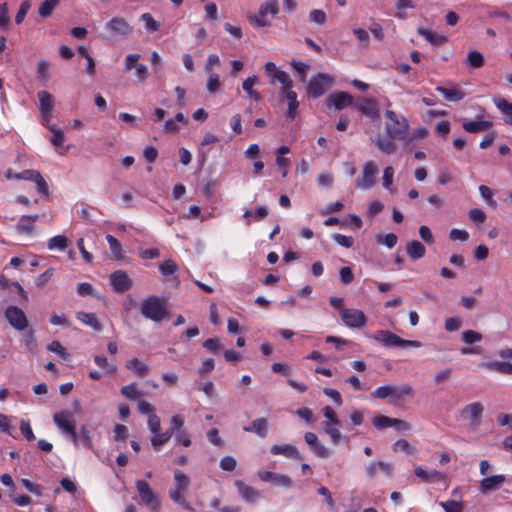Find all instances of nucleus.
Segmentation results:
<instances>
[{
  "mask_svg": "<svg viewBox=\"0 0 512 512\" xmlns=\"http://www.w3.org/2000/svg\"><path fill=\"white\" fill-rule=\"evenodd\" d=\"M385 116L389 120L385 125V134L378 135L374 144L382 153L390 155L397 150L395 140L406 138L409 130V120L389 109L385 111Z\"/></svg>",
  "mask_w": 512,
  "mask_h": 512,
  "instance_id": "f257e3e1",
  "label": "nucleus"
},
{
  "mask_svg": "<svg viewBox=\"0 0 512 512\" xmlns=\"http://www.w3.org/2000/svg\"><path fill=\"white\" fill-rule=\"evenodd\" d=\"M371 396L380 400L388 399L390 404L397 405L405 398L413 397L414 389L407 383L400 386L388 384L377 387L371 393Z\"/></svg>",
  "mask_w": 512,
  "mask_h": 512,
  "instance_id": "f03ea898",
  "label": "nucleus"
},
{
  "mask_svg": "<svg viewBox=\"0 0 512 512\" xmlns=\"http://www.w3.org/2000/svg\"><path fill=\"white\" fill-rule=\"evenodd\" d=\"M141 314L154 322H160L168 316L164 302L155 295L145 298L140 306Z\"/></svg>",
  "mask_w": 512,
  "mask_h": 512,
  "instance_id": "7ed1b4c3",
  "label": "nucleus"
},
{
  "mask_svg": "<svg viewBox=\"0 0 512 512\" xmlns=\"http://www.w3.org/2000/svg\"><path fill=\"white\" fill-rule=\"evenodd\" d=\"M372 338L386 347L418 348L422 344L417 340H406L388 330H378Z\"/></svg>",
  "mask_w": 512,
  "mask_h": 512,
  "instance_id": "20e7f679",
  "label": "nucleus"
},
{
  "mask_svg": "<svg viewBox=\"0 0 512 512\" xmlns=\"http://www.w3.org/2000/svg\"><path fill=\"white\" fill-rule=\"evenodd\" d=\"M334 78L325 73H318L313 76L306 86L307 95L310 98L317 99L321 97L326 90L333 84Z\"/></svg>",
  "mask_w": 512,
  "mask_h": 512,
  "instance_id": "39448f33",
  "label": "nucleus"
},
{
  "mask_svg": "<svg viewBox=\"0 0 512 512\" xmlns=\"http://www.w3.org/2000/svg\"><path fill=\"white\" fill-rule=\"evenodd\" d=\"M279 12L278 0H267L259 8L258 14L249 16L250 23L255 27H265L270 25L267 15L275 16Z\"/></svg>",
  "mask_w": 512,
  "mask_h": 512,
  "instance_id": "423d86ee",
  "label": "nucleus"
},
{
  "mask_svg": "<svg viewBox=\"0 0 512 512\" xmlns=\"http://www.w3.org/2000/svg\"><path fill=\"white\" fill-rule=\"evenodd\" d=\"M105 30L113 38H127L133 32V27L126 21L124 17H112L106 24Z\"/></svg>",
  "mask_w": 512,
  "mask_h": 512,
  "instance_id": "0eeeda50",
  "label": "nucleus"
},
{
  "mask_svg": "<svg viewBox=\"0 0 512 512\" xmlns=\"http://www.w3.org/2000/svg\"><path fill=\"white\" fill-rule=\"evenodd\" d=\"M378 168L373 161H367L361 175L355 180V187L363 190L371 189L376 183Z\"/></svg>",
  "mask_w": 512,
  "mask_h": 512,
  "instance_id": "6e6552de",
  "label": "nucleus"
},
{
  "mask_svg": "<svg viewBox=\"0 0 512 512\" xmlns=\"http://www.w3.org/2000/svg\"><path fill=\"white\" fill-rule=\"evenodd\" d=\"M136 489L141 501L153 512H158L160 509V501L149 484L145 480H137Z\"/></svg>",
  "mask_w": 512,
  "mask_h": 512,
  "instance_id": "1a4fd4ad",
  "label": "nucleus"
},
{
  "mask_svg": "<svg viewBox=\"0 0 512 512\" xmlns=\"http://www.w3.org/2000/svg\"><path fill=\"white\" fill-rule=\"evenodd\" d=\"M5 318L9 322V324L15 328L16 330L22 331L28 326V320L23 312L22 309H20L17 306L10 305L5 309L4 312Z\"/></svg>",
  "mask_w": 512,
  "mask_h": 512,
  "instance_id": "9d476101",
  "label": "nucleus"
},
{
  "mask_svg": "<svg viewBox=\"0 0 512 512\" xmlns=\"http://www.w3.org/2000/svg\"><path fill=\"white\" fill-rule=\"evenodd\" d=\"M341 320L350 328H362L366 325L365 313L358 309H341Z\"/></svg>",
  "mask_w": 512,
  "mask_h": 512,
  "instance_id": "9b49d317",
  "label": "nucleus"
},
{
  "mask_svg": "<svg viewBox=\"0 0 512 512\" xmlns=\"http://www.w3.org/2000/svg\"><path fill=\"white\" fill-rule=\"evenodd\" d=\"M354 107L373 121L380 119V107L378 102L373 98H364L362 101L356 103Z\"/></svg>",
  "mask_w": 512,
  "mask_h": 512,
  "instance_id": "f8f14e48",
  "label": "nucleus"
},
{
  "mask_svg": "<svg viewBox=\"0 0 512 512\" xmlns=\"http://www.w3.org/2000/svg\"><path fill=\"white\" fill-rule=\"evenodd\" d=\"M53 420L57 427L64 433L72 432L74 434V428H76V421L74 415L69 410H62L56 412L53 415Z\"/></svg>",
  "mask_w": 512,
  "mask_h": 512,
  "instance_id": "ddd939ff",
  "label": "nucleus"
},
{
  "mask_svg": "<svg viewBox=\"0 0 512 512\" xmlns=\"http://www.w3.org/2000/svg\"><path fill=\"white\" fill-rule=\"evenodd\" d=\"M293 81L289 82L285 86L281 88V96L285 97L288 101V109H287V117L290 119H294L296 117V112L299 107V102L297 100V93L292 90Z\"/></svg>",
  "mask_w": 512,
  "mask_h": 512,
  "instance_id": "4468645a",
  "label": "nucleus"
},
{
  "mask_svg": "<svg viewBox=\"0 0 512 512\" xmlns=\"http://www.w3.org/2000/svg\"><path fill=\"white\" fill-rule=\"evenodd\" d=\"M110 283L117 293L128 291L133 284L128 274L122 270H117L110 275Z\"/></svg>",
  "mask_w": 512,
  "mask_h": 512,
  "instance_id": "2eb2a0df",
  "label": "nucleus"
},
{
  "mask_svg": "<svg viewBox=\"0 0 512 512\" xmlns=\"http://www.w3.org/2000/svg\"><path fill=\"white\" fill-rule=\"evenodd\" d=\"M234 485L237 488L240 497L246 503H254L261 496L259 491L251 485L246 484L243 480H235Z\"/></svg>",
  "mask_w": 512,
  "mask_h": 512,
  "instance_id": "dca6fc26",
  "label": "nucleus"
},
{
  "mask_svg": "<svg viewBox=\"0 0 512 512\" xmlns=\"http://www.w3.org/2000/svg\"><path fill=\"white\" fill-rule=\"evenodd\" d=\"M484 407L480 402H473L461 409L460 415L463 419L470 420L478 425L483 414Z\"/></svg>",
  "mask_w": 512,
  "mask_h": 512,
  "instance_id": "f3484780",
  "label": "nucleus"
},
{
  "mask_svg": "<svg viewBox=\"0 0 512 512\" xmlns=\"http://www.w3.org/2000/svg\"><path fill=\"white\" fill-rule=\"evenodd\" d=\"M304 439L316 456L320 458H328L330 456L329 449L319 442L318 436L315 433L306 432Z\"/></svg>",
  "mask_w": 512,
  "mask_h": 512,
  "instance_id": "a211bd4d",
  "label": "nucleus"
},
{
  "mask_svg": "<svg viewBox=\"0 0 512 512\" xmlns=\"http://www.w3.org/2000/svg\"><path fill=\"white\" fill-rule=\"evenodd\" d=\"M328 105H332L337 110L353 105V97L347 92H336L327 98Z\"/></svg>",
  "mask_w": 512,
  "mask_h": 512,
  "instance_id": "6ab92c4d",
  "label": "nucleus"
},
{
  "mask_svg": "<svg viewBox=\"0 0 512 512\" xmlns=\"http://www.w3.org/2000/svg\"><path fill=\"white\" fill-rule=\"evenodd\" d=\"M270 451L273 455H283L295 460H302L303 458L297 447L292 444L273 445Z\"/></svg>",
  "mask_w": 512,
  "mask_h": 512,
  "instance_id": "aec40b11",
  "label": "nucleus"
},
{
  "mask_svg": "<svg viewBox=\"0 0 512 512\" xmlns=\"http://www.w3.org/2000/svg\"><path fill=\"white\" fill-rule=\"evenodd\" d=\"M243 430L254 433L261 438H266L269 431V423L266 418H257L252 421L250 426H244Z\"/></svg>",
  "mask_w": 512,
  "mask_h": 512,
  "instance_id": "412c9836",
  "label": "nucleus"
},
{
  "mask_svg": "<svg viewBox=\"0 0 512 512\" xmlns=\"http://www.w3.org/2000/svg\"><path fill=\"white\" fill-rule=\"evenodd\" d=\"M506 481L505 475L499 474L494 476L485 477L480 481L479 490L481 493L497 489Z\"/></svg>",
  "mask_w": 512,
  "mask_h": 512,
  "instance_id": "4be33fe9",
  "label": "nucleus"
},
{
  "mask_svg": "<svg viewBox=\"0 0 512 512\" xmlns=\"http://www.w3.org/2000/svg\"><path fill=\"white\" fill-rule=\"evenodd\" d=\"M264 67L266 74L269 77L276 79L282 84V86H285L292 81L289 75L285 71L279 70L274 62L269 61L265 64Z\"/></svg>",
  "mask_w": 512,
  "mask_h": 512,
  "instance_id": "5701e85b",
  "label": "nucleus"
},
{
  "mask_svg": "<svg viewBox=\"0 0 512 512\" xmlns=\"http://www.w3.org/2000/svg\"><path fill=\"white\" fill-rule=\"evenodd\" d=\"M417 33L424 37L431 45L439 46L448 42V37L438 34L424 27H419Z\"/></svg>",
  "mask_w": 512,
  "mask_h": 512,
  "instance_id": "b1692460",
  "label": "nucleus"
},
{
  "mask_svg": "<svg viewBox=\"0 0 512 512\" xmlns=\"http://www.w3.org/2000/svg\"><path fill=\"white\" fill-rule=\"evenodd\" d=\"M436 91L441 93L446 100L452 102H459L466 96V93L460 88H446L443 86H437Z\"/></svg>",
  "mask_w": 512,
  "mask_h": 512,
  "instance_id": "393cba45",
  "label": "nucleus"
},
{
  "mask_svg": "<svg viewBox=\"0 0 512 512\" xmlns=\"http://www.w3.org/2000/svg\"><path fill=\"white\" fill-rule=\"evenodd\" d=\"M367 474L369 477H374L378 472L385 473L388 477L392 476L391 464L383 461L371 462L366 467Z\"/></svg>",
  "mask_w": 512,
  "mask_h": 512,
  "instance_id": "a878e982",
  "label": "nucleus"
},
{
  "mask_svg": "<svg viewBox=\"0 0 512 512\" xmlns=\"http://www.w3.org/2000/svg\"><path fill=\"white\" fill-rule=\"evenodd\" d=\"M76 318L80 322L91 327L95 331H101L103 328L101 322L98 320L97 316L94 313L82 312V311L77 312Z\"/></svg>",
  "mask_w": 512,
  "mask_h": 512,
  "instance_id": "bb28decb",
  "label": "nucleus"
},
{
  "mask_svg": "<svg viewBox=\"0 0 512 512\" xmlns=\"http://www.w3.org/2000/svg\"><path fill=\"white\" fill-rule=\"evenodd\" d=\"M125 366L138 377H145L150 373V368L138 358L128 360Z\"/></svg>",
  "mask_w": 512,
  "mask_h": 512,
  "instance_id": "cd10ccee",
  "label": "nucleus"
},
{
  "mask_svg": "<svg viewBox=\"0 0 512 512\" xmlns=\"http://www.w3.org/2000/svg\"><path fill=\"white\" fill-rule=\"evenodd\" d=\"M493 103L504 115V122L512 126V103L504 98H493Z\"/></svg>",
  "mask_w": 512,
  "mask_h": 512,
  "instance_id": "c85d7f7f",
  "label": "nucleus"
},
{
  "mask_svg": "<svg viewBox=\"0 0 512 512\" xmlns=\"http://www.w3.org/2000/svg\"><path fill=\"white\" fill-rule=\"evenodd\" d=\"M493 126L491 121L482 120V121H465L462 125L463 129L469 133H478L482 131H487Z\"/></svg>",
  "mask_w": 512,
  "mask_h": 512,
  "instance_id": "c756f323",
  "label": "nucleus"
},
{
  "mask_svg": "<svg viewBox=\"0 0 512 512\" xmlns=\"http://www.w3.org/2000/svg\"><path fill=\"white\" fill-rule=\"evenodd\" d=\"M406 252L412 260H418L425 256L426 248L421 242L413 240L407 243Z\"/></svg>",
  "mask_w": 512,
  "mask_h": 512,
  "instance_id": "7c9ffc66",
  "label": "nucleus"
},
{
  "mask_svg": "<svg viewBox=\"0 0 512 512\" xmlns=\"http://www.w3.org/2000/svg\"><path fill=\"white\" fill-rule=\"evenodd\" d=\"M257 82L258 77L253 75L245 79L242 83V89L246 92L247 96L254 101L261 100V94L253 88Z\"/></svg>",
  "mask_w": 512,
  "mask_h": 512,
  "instance_id": "2f4dec72",
  "label": "nucleus"
},
{
  "mask_svg": "<svg viewBox=\"0 0 512 512\" xmlns=\"http://www.w3.org/2000/svg\"><path fill=\"white\" fill-rule=\"evenodd\" d=\"M465 63L469 69H480L485 65V58L478 50H470Z\"/></svg>",
  "mask_w": 512,
  "mask_h": 512,
  "instance_id": "473e14b6",
  "label": "nucleus"
},
{
  "mask_svg": "<svg viewBox=\"0 0 512 512\" xmlns=\"http://www.w3.org/2000/svg\"><path fill=\"white\" fill-rule=\"evenodd\" d=\"M38 98H39V110L41 113L53 112L54 98L49 92L44 91V90L39 91Z\"/></svg>",
  "mask_w": 512,
  "mask_h": 512,
  "instance_id": "72a5a7b5",
  "label": "nucleus"
},
{
  "mask_svg": "<svg viewBox=\"0 0 512 512\" xmlns=\"http://www.w3.org/2000/svg\"><path fill=\"white\" fill-rule=\"evenodd\" d=\"M48 129L53 133L51 137V143L61 154L67 152L68 149H63V143L65 141L64 132L56 126H48Z\"/></svg>",
  "mask_w": 512,
  "mask_h": 512,
  "instance_id": "f704fd0d",
  "label": "nucleus"
},
{
  "mask_svg": "<svg viewBox=\"0 0 512 512\" xmlns=\"http://www.w3.org/2000/svg\"><path fill=\"white\" fill-rule=\"evenodd\" d=\"M39 218L38 215L27 216L24 215L20 218L19 223L17 225V230L20 233H31L34 229L33 223L37 221Z\"/></svg>",
  "mask_w": 512,
  "mask_h": 512,
  "instance_id": "c9c22d12",
  "label": "nucleus"
},
{
  "mask_svg": "<svg viewBox=\"0 0 512 512\" xmlns=\"http://www.w3.org/2000/svg\"><path fill=\"white\" fill-rule=\"evenodd\" d=\"M482 366L489 370L497 371L502 374L512 375V364L509 362L494 361L484 363L482 364Z\"/></svg>",
  "mask_w": 512,
  "mask_h": 512,
  "instance_id": "e433bc0d",
  "label": "nucleus"
},
{
  "mask_svg": "<svg viewBox=\"0 0 512 512\" xmlns=\"http://www.w3.org/2000/svg\"><path fill=\"white\" fill-rule=\"evenodd\" d=\"M154 436L151 438V444L155 449H160L165 445L173 436V429H168L163 433H153Z\"/></svg>",
  "mask_w": 512,
  "mask_h": 512,
  "instance_id": "4c0bfd02",
  "label": "nucleus"
},
{
  "mask_svg": "<svg viewBox=\"0 0 512 512\" xmlns=\"http://www.w3.org/2000/svg\"><path fill=\"white\" fill-rule=\"evenodd\" d=\"M120 392L128 400H136L142 395L135 382L122 386Z\"/></svg>",
  "mask_w": 512,
  "mask_h": 512,
  "instance_id": "58836bf2",
  "label": "nucleus"
},
{
  "mask_svg": "<svg viewBox=\"0 0 512 512\" xmlns=\"http://www.w3.org/2000/svg\"><path fill=\"white\" fill-rule=\"evenodd\" d=\"M68 244L69 240L66 236L56 235L49 239L47 246L49 250L58 249L60 251H64L68 247Z\"/></svg>",
  "mask_w": 512,
  "mask_h": 512,
  "instance_id": "ea45409f",
  "label": "nucleus"
},
{
  "mask_svg": "<svg viewBox=\"0 0 512 512\" xmlns=\"http://www.w3.org/2000/svg\"><path fill=\"white\" fill-rule=\"evenodd\" d=\"M190 485L189 477L181 470L174 471V487L186 491Z\"/></svg>",
  "mask_w": 512,
  "mask_h": 512,
  "instance_id": "a19ab883",
  "label": "nucleus"
},
{
  "mask_svg": "<svg viewBox=\"0 0 512 512\" xmlns=\"http://www.w3.org/2000/svg\"><path fill=\"white\" fill-rule=\"evenodd\" d=\"M92 428L88 425H82L80 427V439L82 444L90 450H93L94 445L92 441Z\"/></svg>",
  "mask_w": 512,
  "mask_h": 512,
  "instance_id": "79ce46f5",
  "label": "nucleus"
},
{
  "mask_svg": "<svg viewBox=\"0 0 512 512\" xmlns=\"http://www.w3.org/2000/svg\"><path fill=\"white\" fill-rule=\"evenodd\" d=\"M36 185V189L38 194L43 197L44 199H49L50 197V191L49 186L46 182V180L43 178L41 173L36 176L35 180L33 181Z\"/></svg>",
  "mask_w": 512,
  "mask_h": 512,
  "instance_id": "37998d69",
  "label": "nucleus"
},
{
  "mask_svg": "<svg viewBox=\"0 0 512 512\" xmlns=\"http://www.w3.org/2000/svg\"><path fill=\"white\" fill-rule=\"evenodd\" d=\"M414 473L417 477H419L423 481H434V480L440 479V477H441L440 472H438L436 470L426 471L419 466L415 468Z\"/></svg>",
  "mask_w": 512,
  "mask_h": 512,
  "instance_id": "c03bdc74",
  "label": "nucleus"
},
{
  "mask_svg": "<svg viewBox=\"0 0 512 512\" xmlns=\"http://www.w3.org/2000/svg\"><path fill=\"white\" fill-rule=\"evenodd\" d=\"M58 3L59 0H44V2L39 7V15L43 18L50 17Z\"/></svg>",
  "mask_w": 512,
  "mask_h": 512,
  "instance_id": "a18cd8bd",
  "label": "nucleus"
},
{
  "mask_svg": "<svg viewBox=\"0 0 512 512\" xmlns=\"http://www.w3.org/2000/svg\"><path fill=\"white\" fill-rule=\"evenodd\" d=\"M337 425H330V422L324 423V431L329 435L333 444L337 445L341 442L342 434L336 427Z\"/></svg>",
  "mask_w": 512,
  "mask_h": 512,
  "instance_id": "49530a36",
  "label": "nucleus"
},
{
  "mask_svg": "<svg viewBox=\"0 0 512 512\" xmlns=\"http://www.w3.org/2000/svg\"><path fill=\"white\" fill-rule=\"evenodd\" d=\"M394 418H390L384 415H377L372 418V424L375 428L383 430L392 427Z\"/></svg>",
  "mask_w": 512,
  "mask_h": 512,
  "instance_id": "de8ad7c7",
  "label": "nucleus"
},
{
  "mask_svg": "<svg viewBox=\"0 0 512 512\" xmlns=\"http://www.w3.org/2000/svg\"><path fill=\"white\" fill-rule=\"evenodd\" d=\"M94 362L98 367L105 369L109 374H113L117 370L116 365L110 363L105 355H96Z\"/></svg>",
  "mask_w": 512,
  "mask_h": 512,
  "instance_id": "09e8293b",
  "label": "nucleus"
},
{
  "mask_svg": "<svg viewBox=\"0 0 512 512\" xmlns=\"http://www.w3.org/2000/svg\"><path fill=\"white\" fill-rule=\"evenodd\" d=\"M106 240L109 244V248L111 253L115 258H120L122 256V245L121 243L112 235H106Z\"/></svg>",
  "mask_w": 512,
  "mask_h": 512,
  "instance_id": "8fccbe9b",
  "label": "nucleus"
},
{
  "mask_svg": "<svg viewBox=\"0 0 512 512\" xmlns=\"http://www.w3.org/2000/svg\"><path fill=\"white\" fill-rule=\"evenodd\" d=\"M140 21L145 23V27L150 32L158 31L160 28L159 22H157L150 13H144L140 16Z\"/></svg>",
  "mask_w": 512,
  "mask_h": 512,
  "instance_id": "3c124183",
  "label": "nucleus"
},
{
  "mask_svg": "<svg viewBox=\"0 0 512 512\" xmlns=\"http://www.w3.org/2000/svg\"><path fill=\"white\" fill-rule=\"evenodd\" d=\"M178 270V265L173 260H165L159 266V271L163 276L173 275Z\"/></svg>",
  "mask_w": 512,
  "mask_h": 512,
  "instance_id": "603ef678",
  "label": "nucleus"
},
{
  "mask_svg": "<svg viewBox=\"0 0 512 512\" xmlns=\"http://www.w3.org/2000/svg\"><path fill=\"white\" fill-rule=\"evenodd\" d=\"M309 19L313 23L324 25L327 21V15L321 9H314L309 13Z\"/></svg>",
  "mask_w": 512,
  "mask_h": 512,
  "instance_id": "864d4df0",
  "label": "nucleus"
},
{
  "mask_svg": "<svg viewBox=\"0 0 512 512\" xmlns=\"http://www.w3.org/2000/svg\"><path fill=\"white\" fill-rule=\"evenodd\" d=\"M220 79H219V75L214 73V72H211L209 74V77H208V80H207V90L210 92V93H216L219 88H220Z\"/></svg>",
  "mask_w": 512,
  "mask_h": 512,
  "instance_id": "5fc2aeb1",
  "label": "nucleus"
},
{
  "mask_svg": "<svg viewBox=\"0 0 512 512\" xmlns=\"http://www.w3.org/2000/svg\"><path fill=\"white\" fill-rule=\"evenodd\" d=\"M272 483L284 488H291L293 486V480L285 474H275Z\"/></svg>",
  "mask_w": 512,
  "mask_h": 512,
  "instance_id": "6e6d98bb",
  "label": "nucleus"
},
{
  "mask_svg": "<svg viewBox=\"0 0 512 512\" xmlns=\"http://www.w3.org/2000/svg\"><path fill=\"white\" fill-rule=\"evenodd\" d=\"M332 238L337 244L345 248H351L354 244V239L351 236L335 233L332 235Z\"/></svg>",
  "mask_w": 512,
  "mask_h": 512,
  "instance_id": "4d7b16f0",
  "label": "nucleus"
},
{
  "mask_svg": "<svg viewBox=\"0 0 512 512\" xmlns=\"http://www.w3.org/2000/svg\"><path fill=\"white\" fill-rule=\"evenodd\" d=\"M479 192L489 206L496 207L497 203L493 199V192L488 186L480 185Z\"/></svg>",
  "mask_w": 512,
  "mask_h": 512,
  "instance_id": "13d9d810",
  "label": "nucleus"
},
{
  "mask_svg": "<svg viewBox=\"0 0 512 512\" xmlns=\"http://www.w3.org/2000/svg\"><path fill=\"white\" fill-rule=\"evenodd\" d=\"M219 466L224 471L232 472L237 466V461L233 456H225L220 460Z\"/></svg>",
  "mask_w": 512,
  "mask_h": 512,
  "instance_id": "bf43d9fd",
  "label": "nucleus"
},
{
  "mask_svg": "<svg viewBox=\"0 0 512 512\" xmlns=\"http://www.w3.org/2000/svg\"><path fill=\"white\" fill-rule=\"evenodd\" d=\"M54 271L55 270L53 268H48L45 272L40 274L35 280L36 286L39 288H43L54 275Z\"/></svg>",
  "mask_w": 512,
  "mask_h": 512,
  "instance_id": "052dcab7",
  "label": "nucleus"
},
{
  "mask_svg": "<svg viewBox=\"0 0 512 512\" xmlns=\"http://www.w3.org/2000/svg\"><path fill=\"white\" fill-rule=\"evenodd\" d=\"M462 339L466 344H473L482 340V334L474 330H466L462 333Z\"/></svg>",
  "mask_w": 512,
  "mask_h": 512,
  "instance_id": "680f3d73",
  "label": "nucleus"
},
{
  "mask_svg": "<svg viewBox=\"0 0 512 512\" xmlns=\"http://www.w3.org/2000/svg\"><path fill=\"white\" fill-rule=\"evenodd\" d=\"M147 425L151 433H158L161 429L160 417L155 413L148 416Z\"/></svg>",
  "mask_w": 512,
  "mask_h": 512,
  "instance_id": "e2e57ef3",
  "label": "nucleus"
},
{
  "mask_svg": "<svg viewBox=\"0 0 512 512\" xmlns=\"http://www.w3.org/2000/svg\"><path fill=\"white\" fill-rule=\"evenodd\" d=\"M291 66L295 69V71L299 74L300 80L304 82L306 80L307 71L309 66L301 61H292Z\"/></svg>",
  "mask_w": 512,
  "mask_h": 512,
  "instance_id": "0e129e2a",
  "label": "nucleus"
},
{
  "mask_svg": "<svg viewBox=\"0 0 512 512\" xmlns=\"http://www.w3.org/2000/svg\"><path fill=\"white\" fill-rule=\"evenodd\" d=\"M397 236L394 233H388L385 236H378L377 241L388 248H393L397 244Z\"/></svg>",
  "mask_w": 512,
  "mask_h": 512,
  "instance_id": "69168bd1",
  "label": "nucleus"
},
{
  "mask_svg": "<svg viewBox=\"0 0 512 512\" xmlns=\"http://www.w3.org/2000/svg\"><path fill=\"white\" fill-rule=\"evenodd\" d=\"M469 218L477 224H483L487 217L483 210L479 208H473L469 211Z\"/></svg>",
  "mask_w": 512,
  "mask_h": 512,
  "instance_id": "338daca9",
  "label": "nucleus"
},
{
  "mask_svg": "<svg viewBox=\"0 0 512 512\" xmlns=\"http://www.w3.org/2000/svg\"><path fill=\"white\" fill-rule=\"evenodd\" d=\"M440 505L445 510V512H462L461 504L455 500L441 502Z\"/></svg>",
  "mask_w": 512,
  "mask_h": 512,
  "instance_id": "774afa93",
  "label": "nucleus"
}]
</instances>
